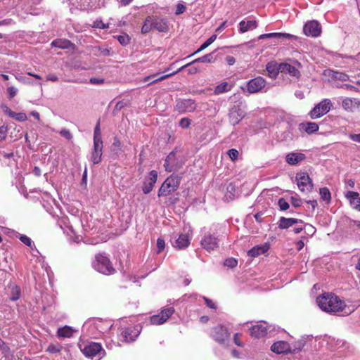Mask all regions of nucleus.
Masks as SVG:
<instances>
[{
  "mask_svg": "<svg viewBox=\"0 0 360 360\" xmlns=\"http://www.w3.org/2000/svg\"><path fill=\"white\" fill-rule=\"evenodd\" d=\"M269 327L265 322H259L250 328V335L255 338H262L267 334Z\"/></svg>",
  "mask_w": 360,
  "mask_h": 360,
  "instance_id": "obj_16",
  "label": "nucleus"
},
{
  "mask_svg": "<svg viewBox=\"0 0 360 360\" xmlns=\"http://www.w3.org/2000/svg\"><path fill=\"white\" fill-rule=\"evenodd\" d=\"M152 184H155L158 179V172L155 170H152L149 172L148 176L146 178Z\"/></svg>",
  "mask_w": 360,
  "mask_h": 360,
  "instance_id": "obj_48",
  "label": "nucleus"
},
{
  "mask_svg": "<svg viewBox=\"0 0 360 360\" xmlns=\"http://www.w3.org/2000/svg\"><path fill=\"white\" fill-rule=\"evenodd\" d=\"M257 27V22L256 20H248L245 22V20H242L239 22V29L238 31L240 33L243 34L248 30H254Z\"/></svg>",
  "mask_w": 360,
  "mask_h": 360,
  "instance_id": "obj_29",
  "label": "nucleus"
},
{
  "mask_svg": "<svg viewBox=\"0 0 360 360\" xmlns=\"http://www.w3.org/2000/svg\"><path fill=\"white\" fill-rule=\"evenodd\" d=\"M266 85V81L262 77L258 76L249 80L246 84L245 89L243 91H247L249 94H256L262 91Z\"/></svg>",
  "mask_w": 360,
  "mask_h": 360,
  "instance_id": "obj_8",
  "label": "nucleus"
},
{
  "mask_svg": "<svg viewBox=\"0 0 360 360\" xmlns=\"http://www.w3.org/2000/svg\"><path fill=\"white\" fill-rule=\"evenodd\" d=\"M63 349V347L60 344H51L46 349V352L50 354H54L60 352Z\"/></svg>",
  "mask_w": 360,
  "mask_h": 360,
  "instance_id": "obj_44",
  "label": "nucleus"
},
{
  "mask_svg": "<svg viewBox=\"0 0 360 360\" xmlns=\"http://www.w3.org/2000/svg\"><path fill=\"white\" fill-rule=\"evenodd\" d=\"M51 46L58 47L62 49H66L73 46V44L68 39H57L51 42Z\"/></svg>",
  "mask_w": 360,
  "mask_h": 360,
  "instance_id": "obj_34",
  "label": "nucleus"
},
{
  "mask_svg": "<svg viewBox=\"0 0 360 360\" xmlns=\"http://www.w3.org/2000/svg\"><path fill=\"white\" fill-rule=\"evenodd\" d=\"M113 324L111 321L102 320L101 319H90L85 322V327H96L98 332V336L101 333H105L109 331L112 327Z\"/></svg>",
  "mask_w": 360,
  "mask_h": 360,
  "instance_id": "obj_7",
  "label": "nucleus"
},
{
  "mask_svg": "<svg viewBox=\"0 0 360 360\" xmlns=\"http://www.w3.org/2000/svg\"><path fill=\"white\" fill-rule=\"evenodd\" d=\"M349 138L352 141L360 143V133L359 134H350L349 135Z\"/></svg>",
  "mask_w": 360,
  "mask_h": 360,
  "instance_id": "obj_61",
  "label": "nucleus"
},
{
  "mask_svg": "<svg viewBox=\"0 0 360 360\" xmlns=\"http://www.w3.org/2000/svg\"><path fill=\"white\" fill-rule=\"evenodd\" d=\"M280 69H281L282 73L288 74L291 77H295L297 79H299L301 76L300 72L298 70V68L289 63H280Z\"/></svg>",
  "mask_w": 360,
  "mask_h": 360,
  "instance_id": "obj_20",
  "label": "nucleus"
},
{
  "mask_svg": "<svg viewBox=\"0 0 360 360\" xmlns=\"http://www.w3.org/2000/svg\"><path fill=\"white\" fill-rule=\"evenodd\" d=\"M142 327L139 324L128 326L122 329L119 336L120 340L126 343L133 342L139 336Z\"/></svg>",
  "mask_w": 360,
  "mask_h": 360,
  "instance_id": "obj_6",
  "label": "nucleus"
},
{
  "mask_svg": "<svg viewBox=\"0 0 360 360\" xmlns=\"http://www.w3.org/2000/svg\"><path fill=\"white\" fill-rule=\"evenodd\" d=\"M103 154V143H94V148L91 152V160L95 165L101 162Z\"/></svg>",
  "mask_w": 360,
  "mask_h": 360,
  "instance_id": "obj_24",
  "label": "nucleus"
},
{
  "mask_svg": "<svg viewBox=\"0 0 360 360\" xmlns=\"http://www.w3.org/2000/svg\"><path fill=\"white\" fill-rule=\"evenodd\" d=\"M334 77L337 79H339L342 82L347 81L349 79V76L342 72H335L334 73Z\"/></svg>",
  "mask_w": 360,
  "mask_h": 360,
  "instance_id": "obj_52",
  "label": "nucleus"
},
{
  "mask_svg": "<svg viewBox=\"0 0 360 360\" xmlns=\"http://www.w3.org/2000/svg\"><path fill=\"white\" fill-rule=\"evenodd\" d=\"M165 247V240L162 238H158L157 240V253H160Z\"/></svg>",
  "mask_w": 360,
  "mask_h": 360,
  "instance_id": "obj_49",
  "label": "nucleus"
},
{
  "mask_svg": "<svg viewBox=\"0 0 360 360\" xmlns=\"http://www.w3.org/2000/svg\"><path fill=\"white\" fill-rule=\"evenodd\" d=\"M244 117L245 112L238 105H234L229 113L230 122L233 125L238 124Z\"/></svg>",
  "mask_w": 360,
  "mask_h": 360,
  "instance_id": "obj_17",
  "label": "nucleus"
},
{
  "mask_svg": "<svg viewBox=\"0 0 360 360\" xmlns=\"http://www.w3.org/2000/svg\"><path fill=\"white\" fill-rule=\"evenodd\" d=\"M181 177L171 175L163 182L158 191V196H167L174 192L179 186Z\"/></svg>",
  "mask_w": 360,
  "mask_h": 360,
  "instance_id": "obj_4",
  "label": "nucleus"
},
{
  "mask_svg": "<svg viewBox=\"0 0 360 360\" xmlns=\"http://www.w3.org/2000/svg\"><path fill=\"white\" fill-rule=\"evenodd\" d=\"M9 288L11 289V297L10 299L12 301H16L18 300L20 297V288L15 285H11L9 286Z\"/></svg>",
  "mask_w": 360,
  "mask_h": 360,
  "instance_id": "obj_40",
  "label": "nucleus"
},
{
  "mask_svg": "<svg viewBox=\"0 0 360 360\" xmlns=\"http://www.w3.org/2000/svg\"><path fill=\"white\" fill-rule=\"evenodd\" d=\"M93 27L99 29H105L108 27V26L103 23L101 20H96L94 21Z\"/></svg>",
  "mask_w": 360,
  "mask_h": 360,
  "instance_id": "obj_57",
  "label": "nucleus"
},
{
  "mask_svg": "<svg viewBox=\"0 0 360 360\" xmlns=\"http://www.w3.org/2000/svg\"><path fill=\"white\" fill-rule=\"evenodd\" d=\"M152 25L153 26L154 30H156L161 32H167L168 30L167 21L164 19H160L153 17Z\"/></svg>",
  "mask_w": 360,
  "mask_h": 360,
  "instance_id": "obj_31",
  "label": "nucleus"
},
{
  "mask_svg": "<svg viewBox=\"0 0 360 360\" xmlns=\"http://www.w3.org/2000/svg\"><path fill=\"white\" fill-rule=\"evenodd\" d=\"M297 184L302 192H310L313 188V184L306 172H300L296 176Z\"/></svg>",
  "mask_w": 360,
  "mask_h": 360,
  "instance_id": "obj_11",
  "label": "nucleus"
},
{
  "mask_svg": "<svg viewBox=\"0 0 360 360\" xmlns=\"http://www.w3.org/2000/svg\"><path fill=\"white\" fill-rule=\"evenodd\" d=\"M118 41L123 46L127 45L130 41V38L129 35L124 34L122 35L117 36Z\"/></svg>",
  "mask_w": 360,
  "mask_h": 360,
  "instance_id": "obj_47",
  "label": "nucleus"
},
{
  "mask_svg": "<svg viewBox=\"0 0 360 360\" xmlns=\"http://www.w3.org/2000/svg\"><path fill=\"white\" fill-rule=\"evenodd\" d=\"M333 104L330 99L325 98L316 104L309 112L312 120L318 119L327 114L331 109Z\"/></svg>",
  "mask_w": 360,
  "mask_h": 360,
  "instance_id": "obj_5",
  "label": "nucleus"
},
{
  "mask_svg": "<svg viewBox=\"0 0 360 360\" xmlns=\"http://www.w3.org/2000/svg\"><path fill=\"white\" fill-rule=\"evenodd\" d=\"M112 146L113 150H120L121 143L117 138H115Z\"/></svg>",
  "mask_w": 360,
  "mask_h": 360,
  "instance_id": "obj_64",
  "label": "nucleus"
},
{
  "mask_svg": "<svg viewBox=\"0 0 360 360\" xmlns=\"http://www.w3.org/2000/svg\"><path fill=\"white\" fill-rule=\"evenodd\" d=\"M306 158V155L302 153H290L286 155L285 161L290 165H297Z\"/></svg>",
  "mask_w": 360,
  "mask_h": 360,
  "instance_id": "obj_25",
  "label": "nucleus"
},
{
  "mask_svg": "<svg viewBox=\"0 0 360 360\" xmlns=\"http://www.w3.org/2000/svg\"><path fill=\"white\" fill-rule=\"evenodd\" d=\"M18 91V89L15 88V86L8 87L7 92L8 94V98L10 99L14 98L16 96Z\"/></svg>",
  "mask_w": 360,
  "mask_h": 360,
  "instance_id": "obj_55",
  "label": "nucleus"
},
{
  "mask_svg": "<svg viewBox=\"0 0 360 360\" xmlns=\"http://www.w3.org/2000/svg\"><path fill=\"white\" fill-rule=\"evenodd\" d=\"M191 124V120L187 117L181 118L179 121V126L181 128L186 129L189 127Z\"/></svg>",
  "mask_w": 360,
  "mask_h": 360,
  "instance_id": "obj_54",
  "label": "nucleus"
},
{
  "mask_svg": "<svg viewBox=\"0 0 360 360\" xmlns=\"http://www.w3.org/2000/svg\"><path fill=\"white\" fill-rule=\"evenodd\" d=\"M202 298L205 300V302L208 307L213 309H217L216 304L212 300H210L206 297H202Z\"/></svg>",
  "mask_w": 360,
  "mask_h": 360,
  "instance_id": "obj_58",
  "label": "nucleus"
},
{
  "mask_svg": "<svg viewBox=\"0 0 360 360\" xmlns=\"http://www.w3.org/2000/svg\"><path fill=\"white\" fill-rule=\"evenodd\" d=\"M231 84H229L228 82H224L217 85L214 88V92L215 94L218 95L231 91Z\"/></svg>",
  "mask_w": 360,
  "mask_h": 360,
  "instance_id": "obj_36",
  "label": "nucleus"
},
{
  "mask_svg": "<svg viewBox=\"0 0 360 360\" xmlns=\"http://www.w3.org/2000/svg\"><path fill=\"white\" fill-rule=\"evenodd\" d=\"M82 330H83V332L86 331L88 335H89L91 337L96 338L98 336V332H97V330H96V327L91 326V327L86 328L85 323L83 325Z\"/></svg>",
  "mask_w": 360,
  "mask_h": 360,
  "instance_id": "obj_45",
  "label": "nucleus"
},
{
  "mask_svg": "<svg viewBox=\"0 0 360 360\" xmlns=\"http://www.w3.org/2000/svg\"><path fill=\"white\" fill-rule=\"evenodd\" d=\"M214 61V57H213V53H208V54H206L200 58H196L194 60H193L192 62L185 65H183L182 67H181L180 68H179L175 72H173L172 73H169V74H167V75H164V76L154 80L153 82H158V81H162L172 75H174L175 74L182 71L184 69H185L186 68L190 66L191 65L193 64V63H212Z\"/></svg>",
  "mask_w": 360,
  "mask_h": 360,
  "instance_id": "obj_9",
  "label": "nucleus"
},
{
  "mask_svg": "<svg viewBox=\"0 0 360 360\" xmlns=\"http://www.w3.org/2000/svg\"><path fill=\"white\" fill-rule=\"evenodd\" d=\"M82 352L87 357L94 358L98 356L99 359L105 355V352L101 345L97 342H87L79 345Z\"/></svg>",
  "mask_w": 360,
  "mask_h": 360,
  "instance_id": "obj_3",
  "label": "nucleus"
},
{
  "mask_svg": "<svg viewBox=\"0 0 360 360\" xmlns=\"http://www.w3.org/2000/svg\"><path fill=\"white\" fill-rule=\"evenodd\" d=\"M152 22H153V17H148L145 20L143 25L141 27V32L143 34H147L149 32H150V30H152L153 29Z\"/></svg>",
  "mask_w": 360,
  "mask_h": 360,
  "instance_id": "obj_39",
  "label": "nucleus"
},
{
  "mask_svg": "<svg viewBox=\"0 0 360 360\" xmlns=\"http://www.w3.org/2000/svg\"><path fill=\"white\" fill-rule=\"evenodd\" d=\"M319 129L318 124L315 122H307L299 124L300 131H304L308 134L316 132Z\"/></svg>",
  "mask_w": 360,
  "mask_h": 360,
  "instance_id": "obj_26",
  "label": "nucleus"
},
{
  "mask_svg": "<svg viewBox=\"0 0 360 360\" xmlns=\"http://www.w3.org/2000/svg\"><path fill=\"white\" fill-rule=\"evenodd\" d=\"M309 336L307 337H302L300 340L295 342L292 346H291V352L290 353H297L300 351L302 350V349L304 347L306 343V340L309 338Z\"/></svg>",
  "mask_w": 360,
  "mask_h": 360,
  "instance_id": "obj_35",
  "label": "nucleus"
},
{
  "mask_svg": "<svg viewBox=\"0 0 360 360\" xmlns=\"http://www.w3.org/2000/svg\"><path fill=\"white\" fill-rule=\"evenodd\" d=\"M217 39V35L213 34L212 35L209 39H207L200 46V48L195 51L193 53H192L190 56H193L202 50L205 49L207 47H208L210 44H212Z\"/></svg>",
  "mask_w": 360,
  "mask_h": 360,
  "instance_id": "obj_38",
  "label": "nucleus"
},
{
  "mask_svg": "<svg viewBox=\"0 0 360 360\" xmlns=\"http://www.w3.org/2000/svg\"><path fill=\"white\" fill-rule=\"evenodd\" d=\"M76 331L72 327L65 326L60 327L57 330V336L62 338H70L73 336V333Z\"/></svg>",
  "mask_w": 360,
  "mask_h": 360,
  "instance_id": "obj_30",
  "label": "nucleus"
},
{
  "mask_svg": "<svg viewBox=\"0 0 360 360\" xmlns=\"http://www.w3.org/2000/svg\"><path fill=\"white\" fill-rule=\"evenodd\" d=\"M291 203L294 207H297L301 206L302 200L299 198L291 197Z\"/></svg>",
  "mask_w": 360,
  "mask_h": 360,
  "instance_id": "obj_62",
  "label": "nucleus"
},
{
  "mask_svg": "<svg viewBox=\"0 0 360 360\" xmlns=\"http://www.w3.org/2000/svg\"><path fill=\"white\" fill-rule=\"evenodd\" d=\"M266 249L262 246H256L250 250L248 252V256L251 257H257L266 252Z\"/></svg>",
  "mask_w": 360,
  "mask_h": 360,
  "instance_id": "obj_37",
  "label": "nucleus"
},
{
  "mask_svg": "<svg viewBox=\"0 0 360 360\" xmlns=\"http://www.w3.org/2000/svg\"><path fill=\"white\" fill-rule=\"evenodd\" d=\"M319 194L323 200L329 202L331 199L330 193L328 188L326 187L321 188L319 190Z\"/></svg>",
  "mask_w": 360,
  "mask_h": 360,
  "instance_id": "obj_42",
  "label": "nucleus"
},
{
  "mask_svg": "<svg viewBox=\"0 0 360 360\" xmlns=\"http://www.w3.org/2000/svg\"><path fill=\"white\" fill-rule=\"evenodd\" d=\"M316 303L320 309L328 314H336L343 311L345 303L333 293L324 292L316 298Z\"/></svg>",
  "mask_w": 360,
  "mask_h": 360,
  "instance_id": "obj_1",
  "label": "nucleus"
},
{
  "mask_svg": "<svg viewBox=\"0 0 360 360\" xmlns=\"http://www.w3.org/2000/svg\"><path fill=\"white\" fill-rule=\"evenodd\" d=\"M18 238L22 243L28 246L32 250H34V249L36 250V247L30 237L27 236L26 235L20 234Z\"/></svg>",
  "mask_w": 360,
  "mask_h": 360,
  "instance_id": "obj_41",
  "label": "nucleus"
},
{
  "mask_svg": "<svg viewBox=\"0 0 360 360\" xmlns=\"http://www.w3.org/2000/svg\"><path fill=\"white\" fill-rule=\"evenodd\" d=\"M3 112L8 117L15 119L18 122H24L27 120V116L25 112H15L10 109L6 105L1 106Z\"/></svg>",
  "mask_w": 360,
  "mask_h": 360,
  "instance_id": "obj_22",
  "label": "nucleus"
},
{
  "mask_svg": "<svg viewBox=\"0 0 360 360\" xmlns=\"http://www.w3.org/2000/svg\"><path fill=\"white\" fill-rule=\"evenodd\" d=\"M176 161V155L174 152H171L165 160L164 167L167 172H172L175 169L174 162Z\"/></svg>",
  "mask_w": 360,
  "mask_h": 360,
  "instance_id": "obj_33",
  "label": "nucleus"
},
{
  "mask_svg": "<svg viewBox=\"0 0 360 360\" xmlns=\"http://www.w3.org/2000/svg\"><path fill=\"white\" fill-rule=\"evenodd\" d=\"M342 106L345 110L353 112L360 106V101L358 98H343Z\"/></svg>",
  "mask_w": 360,
  "mask_h": 360,
  "instance_id": "obj_23",
  "label": "nucleus"
},
{
  "mask_svg": "<svg viewBox=\"0 0 360 360\" xmlns=\"http://www.w3.org/2000/svg\"><path fill=\"white\" fill-rule=\"evenodd\" d=\"M299 221H301L297 219L281 217L278 222V226L281 229H286L297 224Z\"/></svg>",
  "mask_w": 360,
  "mask_h": 360,
  "instance_id": "obj_28",
  "label": "nucleus"
},
{
  "mask_svg": "<svg viewBox=\"0 0 360 360\" xmlns=\"http://www.w3.org/2000/svg\"><path fill=\"white\" fill-rule=\"evenodd\" d=\"M266 70L268 72L269 76L272 79L276 78L279 72H281V69H280V63L278 64L274 61L268 63L266 65Z\"/></svg>",
  "mask_w": 360,
  "mask_h": 360,
  "instance_id": "obj_27",
  "label": "nucleus"
},
{
  "mask_svg": "<svg viewBox=\"0 0 360 360\" xmlns=\"http://www.w3.org/2000/svg\"><path fill=\"white\" fill-rule=\"evenodd\" d=\"M278 205L280 210L283 211L287 210L290 207L289 203L284 198H280Z\"/></svg>",
  "mask_w": 360,
  "mask_h": 360,
  "instance_id": "obj_50",
  "label": "nucleus"
},
{
  "mask_svg": "<svg viewBox=\"0 0 360 360\" xmlns=\"http://www.w3.org/2000/svg\"><path fill=\"white\" fill-rule=\"evenodd\" d=\"M224 264V266H228L230 268H233L237 266L238 261L236 259L231 257V258L226 259Z\"/></svg>",
  "mask_w": 360,
  "mask_h": 360,
  "instance_id": "obj_51",
  "label": "nucleus"
},
{
  "mask_svg": "<svg viewBox=\"0 0 360 360\" xmlns=\"http://www.w3.org/2000/svg\"><path fill=\"white\" fill-rule=\"evenodd\" d=\"M202 247L208 252L219 248V239L214 233H205L200 241Z\"/></svg>",
  "mask_w": 360,
  "mask_h": 360,
  "instance_id": "obj_10",
  "label": "nucleus"
},
{
  "mask_svg": "<svg viewBox=\"0 0 360 360\" xmlns=\"http://www.w3.org/2000/svg\"><path fill=\"white\" fill-rule=\"evenodd\" d=\"M303 32L307 37H317L321 33V27L318 21L311 20L304 24Z\"/></svg>",
  "mask_w": 360,
  "mask_h": 360,
  "instance_id": "obj_13",
  "label": "nucleus"
},
{
  "mask_svg": "<svg viewBox=\"0 0 360 360\" xmlns=\"http://www.w3.org/2000/svg\"><path fill=\"white\" fill-rule=\"evenodd\" d=\"M154 186H155L154 184H152L149 181H147V179H146V181L143 184V186L142 188V191H143V193L148 194L149 193H150L152 191Z\"/></svg>",
  "mask_w": 360,
  "mask_h": 360,
  "instance_id": "obj_46",
  "label": "nucleus"
},
{
  "mask_svg": "<svg viewBox=\"0 0 360 360\" xmlns=\"http://www.w3.org/2000/svg\"><path fill=\"white\" fill-rule=\"evenodd\" d=\"M104 82L103 79L93 77L90 79V83L91 84H101Z\"/></svg>",
  "mask_w": 360,
  "mask_h": 360,
  "instance_id": "obj_63",
  "label": "nucleus"
},
{
  "mask_svg": "<svg viewBox=\"0 0 360 360\" xmlns=\"http://www.w3.org/2000/svg\"><path fill=\"white\" fill-rule=\"evenodd\" d=\"M94 143H103L99 122L96 124L94 131Z\"/></svg>",
  "mask_w": 360,
  "mask_h": 360,
  "instance_id": "obj_43",
  "label": "nucleus"
},
{
  "mask_svg": "<svg viewBox=\"0 0 360 360\" xmlns=\"http://www.w3.org/2000/svg\"><path fill=\"white\" fill-rule=\"evenodd\" d=\"M212 337L217 342L224 343L229 340L230 334L226 327L223 326H217L212 330Z\"/></svg>",
  "mask_w": 360,
  "mask_h": 360,
  "instance_id": "obj_14",
  "label": "nucleus"
},
{
  "mask_svg": "<svg viewBox=\"0 0 360 360\" xmlns=\"http://www.w3.org/2000/svg\"><path fill=\"white\" fill-rule=\"evenodd\" d=\"M228 155L232 160H236L238 157L239 153L236 149L232 148L229 150Z\"/></svg>",
  "mask_w": 360,
  "mask_h": 360,
  "instance_id": "obj_56",
  "label": "nucleus"
},
{
  "mask_svg": "<svg viewBox=\"0 0 360 360\" xmlns=\"http://www.w3.org/2000/svg\"><path fill=\"white\" fill-rule=\"evenodd\" d=\"M195 101L193 99H178L176 109L180 112H193L196 109Z\"/></svg>",
  "mask_w": 360,
  "mask_h": 360,
  "instance_id": "obj_15",
  "label": "nucleus"
},
{
  "mask_svg": "<svg viewBox=\"0 0 360 360\" xmlns=\"http://www.w3.org/2000/svg\"><path fill=\"white\" fill-rule=\"evenodd\" d=\"M267 38H276L278 40H284V39H297V37L288 34V33H282V32H272L267 34H262L259 37V39H264Z\"/></svg>",
  "mask_w": 360,
  "mask_h": 360,
  "instance_id": "obj_19",
  "label": "nucleus"
},
{
  "mask_svg": "<svg viewBox=\"0 0 360 360\" xmlns=\"http://www.w3.org/2000/svg\"><path fill=\"white\" fill-rule=\"evenodd\" d=\"M186 10V6L183 5L182 4H178L176 5V9L175 13L176 15H180L183 13Z\"/></svg>",
  "mask_w": 360,
  "mask_h": 360,
  "instance_id": "obj_60",
  "label": "nucleus"
},
{
  "mask_svg": "<svg viewBox=\"0 0 360 360\" xmlns=\"http://www.w3.org/2000/svg\"><path fill=\"white\" fill-rule=\"evenodd\" d=\"M93 268L98 272L105 275H112L115 273L110 259L104 254H98L92 262Z\"/></svg>",
  "mask_w": 360,
  "mask_h": 360,
  "instance_id": "obj_2",
  "label": "nucleus"
},
{
  "mask_svg": "<svg viewBox=\"0 0 360 360\" xmlns=\"http://www.w3.org/2000/svg\"><path fill=\"white\" fill-rule=\"evenodd\" d=\"M345 196L354 209L360 211V196L358 192L349 191L345 193Z\"/></svg>",
  "mask_w": 360,
  "mask_h": 360,
  "instance_id": "obj_21",
  "label": "nucleus"
},
{
  "mask_svg": "<svg viewBox=\"0 0 360 360\" xmlns=\"http://www.w3.org/2000/svg\"><path fill=\"white\" fill-rule=\"evenodd\" d=\"M190 244V238L187 234H180L179 238L175 241L174 247L177 249H184L188 246Z\"/></svg>",
  "mask_w": 360,
  "mask_h": 360,
  "instance_id": "obj_32",
  "label": "nucleus"
},
{
  "mask_svg": "<svg viewBox=\"0 0 360 360\" xmlns=\"http://www.w3.org/2000/svg\"><path fill=\"white\" fill-rule=\"evenodd\" d=\"M7 130V127L4 125L0 127V141H3L6 138Z\"/></svg>",
  "mask_w": 360,
  "mask_h": 360,
  "instance_id": "obj_59",
  "label": "nucleus"
},
{
  "mask_svg": "<svg viewBox=\"0 0 360 360\" xmlns=\"http://www.w3.org/2000/svg\"><path fill=\"white\" fill-rule=\"evenodd\" d=\"M271 350L276 354H285L291 352V346L285 341H278L274 342L271 347Z\"/></svg>",
  "mask_w": 360,
  "mask_h": 360,
  "instance_id": "obj_18",
  "label": "nucleus"
},
{
  "mask_svg": "<svg viewBox=\"0 0 360 360\" xmlns=\"http://www.w3.org/2000/svg\"><path fill=\"white\" fill-rule=\"evenodd\" d=\"M174 309L168 307L162 309L158 314L153 315L150 317V323L153 325H160L166 322V321L174 314Z\"/></svg>",
  "mask_w": 360,
  "mask_h": 360,
  "instance_id": "obj_12",
  "label": "nucleus"
},
{
  "mask_svg": "<svg viewBox=\"0 0 360 360\" xmlns=\"http://www.w3.org/2000/svg\"><path fill=\"white\" fill-rule=\"evenodd\" d=\"M59 134L63 136L64 138H65L67 140H70L72 139V135L71 134V132L70 131V130L67 129H62L60 131H59Z\"/></svg>",
  "mask_w": 360,
  "mask_h": 360,
  "instance_id": "obj_53",
  "label": "nucleus"
}]
</instances>
